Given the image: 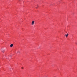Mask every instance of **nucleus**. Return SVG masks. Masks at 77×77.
Instances as JSON below:
<instances>
[{"instance_id": "f257e3e1", "label": "nucleus", "mask_w": 77, "mask_h": 77, "mask_svg": "<svg viewBox=\"0 0 77 77\" xmlns=\"http://www.w3.org/2000/svg\"><path fill=\"white\" fill-rule=\"evenodd\" d=\"M35 24V21H33L32 22V25H33Z\"/></svg>"}, {"instance_id": "f03ea898", "label": "nucleus", "mask_w": 77, "mask_h": 77, "mask_svg": "<svg viewBox=\"0 0 77 77\" xmlns=\"http://www.w3.org/2000/svg\"><path fill=\"white\" fill-rule=\"evenodd\" d=\"M13 45H13V44H11L10 45V47H13Z\"/></svg>"}, {"instance_id": "7ed1b4c3", "label": "nucleus", "mask_w": 77, "mask_h": 77, "mask_svg": "<svg viewBox=\"0 0 77 77\" xmlns=\"http://www.w3.org/2000/svg\"><path fill=\"white\" fill-rule=\"evenodd\" d=\"M68 33H67L66 35V37H68Z\"/></svg>"}, {"instance_id": "20e7f679", "label": "nucleus", "mask_w": 77, "mask_h": 77, "mask_svg": "<svg viewBox=\"0 0 77 77\" xmlns=\"http://www.w3.org/2000/svg\"><path fill=\"white\" fill-rule=\"evenodd\" d=\"M4 51H5L4 50H3L2 51L3 53H4Z\"/></svg>"}, {"instance_id": "39448f33", "label": "nucleus", "mask_w": 77, "mask_h": 77, "mask_svg": "<svg viewBox=\"0 0 77 77\" xmlns=\"http://www.w3.org/2000/svg\"><path fill=\"white\" fill-rule=\"evenodd\" d=\"M17 53H20V51H18L17 52Z\"/></svg>"}, {"instance_id": "423d86ee", "label": "nucleus", "mask_w": 77, "mask_h": 77, "mask_svg": "<svg viewBox=\"0 0 77 77\" xmlns=\"http://www.w3.org/2000/svg\"><path fill=\"white\" fill-rule=\"evenodd\" d=\"M10 57H12V55H10Z\"/></svg>"}, {"instance_id": "0eeeda50", "label": "nucleus", "mask_w": 77, "mask_h": 77, "mask_svg": "<svg viewBox=\"0 0 77 77\" xmlns=\"http://www.w3.org/2000/svg\"><path fill=\"white\" fill-rule=\"evenodd\" d=\"M22 69H23V67H22Z\"/></svg>"}, {"instance_id": "6e6552de", "label": "nucleus", "mask_w": 77, "mask_h": 77, "mask_svg": "<svg viewBox=\"0 0 77 77\" xmlns=\"http://www.w3.org/2000/svg\"><path fill=\"white\" fill-rule=\"evenodd\" d=\"M10 69H11V68H10Z\"/></svg>"}, {"instance_id": "1a4fd4ad", "label": "nucleus", "mask_w": 77, "mask_h": 77, "mask_svg": "<svg viewBox=\"0 0 77 77\" xmlns=\"http://www.w3.org/2000/svg\"><path fill=\"white\" fill-rule=\"evenodd\" d=\"M65 36H66V34L65 35Z\"/></svg>"}, {"instance_id": "9d476101", "label": "nucleus", "mask_w": 77, "mask_h": 77, "mask_svg": "<svg viewBox=\"0 0 77 77\" xmlns=\"http://www.w3.org/2000/svg\"><path fill=\"white\" fill-rule=\"evenodd\" d=\"M37 6L38 7V6Z\"/></svg>"}]
</instances>
